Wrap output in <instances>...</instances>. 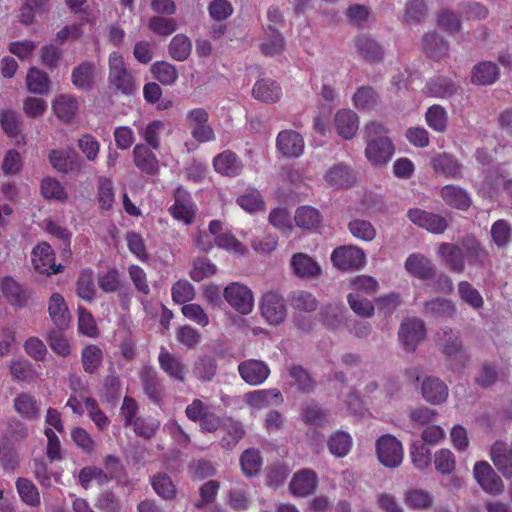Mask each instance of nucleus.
Listing matches in <instances>:
<instances>
[{"label": "nucleus", "mask_w": 512, "mask_h": 512, "mask_svg": "<svg viewBox=\"0 0 512 512\" xmlns=\"http://www.w3.org/2000/svg\"><path fill=\"white\" fill-rule=\"evenodd\" d=\"M77 144L88 161L95 162L97 160L100 152V143L94 136L84 134L78 139Z\"/></svg>", "instance_id": "obj_60"}, {"label": "nucleus", "mask_w": 512, "mask_h": 512, "mask_svg": "<svg viewBox=\"0 0 512 512\" xmlns=\"http://www.w3.org/2000/svg\"><path fill=\"white\" fill-rule=\"evenodd\" d=\"M376 452L378 460L386 467H398L403 461V446L390 434L383 435L376 441Z\"/></svg>", "instance_id": "obj_4"}, {"label": "nucleus", "mask_w": 512, "mask_h": 512, "mask_svg": "<svg viewBox=\"0 0 512 512\" xmlns=\"http://www.w3.org/2000/svg\"><path fill=\"white\" fill-rule=\"evenodd\" d=\"M425 311L431 316L437 317H451L455 311V305L447 299H435L427 302L425 305Z\"/></svg>", "instance_id": "obj_58"}, {"label": "nucleus", "mask_w": 512, "mask_h": 512, "mask_svg": "<svg viewBox=\"0 0 512 512\" xmlns=\"http://www.w3.org/2000/svg\"><path fill=\"white\" fill-rule=\"evenodd\" d=\"M26 87L33 94L47 95L50 90L49 77L45 72L32 67L26 76Z\"/></svg>", "instance_id": "obj_34"}, {"label": "nucleus", "mask_w": 512, "mask_h": 512, "mask_svg": "<svg viewBox=\"0 0 512 512\" xmlns=\"http://www.w3.org/2000/svg\"><path fill=\"white\" fill-rule=\"evenodd\" d=\"M443 201L456 209L466 210L471 205L469 194L461 187L455 185H446L441 189Z\"/></svg>", "instance_id": "obj_31"}, {"label": "nucleus", "mask_w": 512, "mask_h": 512, "mask_svg": "<svg viewBox=\"0 0 512 512\" xmlns=\"http://www.w3.org/2000/svg\"><path fill=\"white\" fill-rule=\"evenodd\" d=\"M213 166L217 173L235 177L242 171L243 165L237 155L231 151H224L213 159Z\"/></svg>", "instance_id": "obj_24"}, {"label": "nucleus", "mask_w": 512, "mask_h": 512, "mask_svg": "<svg viewBox=\"0 0 512 512\" xmlns=\"http://www.w3.org/2000/svg\"><path fill=\"white\" fill-rule=\"evenodd\" d=\"M48 312L53 323L61 328H66L71 320L70 312L64 297L59 293H53L48 301Z\"/></svg>", "instance_id": "obj_22"}, {"label": "nucleus", "mask_w": 512, "mask_h": 512, "mask_svg": "<svg viewBox=\"0 0 512 512\" xmlns=\"http://www.w3.org/2000/svg\"><path fill=\"white\" fill-rule=\"evenodd\" d=\"M14 408L22 417L33 420L39 415L36 399L27 393H20L14 399Z\"/></svg>", "instance_id": "obj_39"}, {"label": "nucleus", "mask_w": 512, "mask_h": 512, "mask_svg": "<svg viewBox=\"0 0 512 512\" xmlns=\"http://www.w3.org/2000/svg\"><path fill=\"white\" fill-rule=\"evenodd\" d=\"M325 183L333 188H346L352 185L355 177L349 167L336 164L327 169L323 175Z\"/></svg>", "instance_id": "obj_26"}, {"label": "nucleus", "mask_w": 512, "mask_h": 512, "mask_svg": "<svg viewBox=\"0 0 512 512\" xmlns=\"http://www.w3.org/2000/svg\"><path fill=\"white\" fill-rule=\"evenodd\" d=\"M108 83L116 91L133 94L139 87L132 72L127 68L124 56L113 51L108 56Z\"/></svg>", "instance_id": "obj_2"}, {"label": "nucleus", "mask_w": 512, "mask_h": 512, "mask_svg": "<svg viewBox=\"0 0 512 512\" xmlns=\"http://www.w3.org/2000/svg\"><path fill=\"white\" fill-rule=\"evenodd\" d=\"M151 73L156 80L167 86L175 84L178 79L176 67L166 61H158L152 64Z\"/></svg>", "instance_id": "obj_42"}, {"label": "nucleus", "mask_w": 512, "mask_h": 512, "mask_svg": "<svg viewBox=\"0 0 512 512\" xmlns=\"http://www.w3.org/2000/svg\"><path fill=\"white\" fill-rule=\"evenodd\" d=\"M51 105L56 117L65 123L71 122L78 112L77 99L69 94L57 95Z\"/></svg>", "instance_id": "obj_21"}, {"label": "nucleus", "mask_w": 512, "mask_h": 512, "mask_svg": "<svg viewBox=\"0 0 512 512\" xmlns=\"http://www.w3.org/2000/svg\"><path fill=\"white\" fill-rule=\"evenodd\" d=\"M48 159L55 170L68 173L74 169L76 153L71 148L53 149L49 152Z\"/></svg>", "instance_id": "obj_29"}, {"label": "nucleus", "mask_w": 512, "mask_h": 512, "mask_svg": "<svg viewBox=\"0 0 512 512\" xmlns=\"http://www.w3.org/2000/svg\"><path fill=\"white\" fill-rule=\"evenodd\" d=\"M260 311L263 318L271 325H278L287 315L284 299L276 292L265 293L260 300Z\"/></svg>", "instance_id": "obj_7"}, {"label": "nucleus", "mask_w": 512, "mask_h": 512, "mask_svg": "<svg viewBox=\"0 0 512 512\" xmlns=\"http://www.w3.org/2000/svg\"><path fill=\"white\" fill-rule=\"evenodd\" d=\"M252 95L261 102L275 103L281 99L282 89L274 80L260 79L254 84Z\"/></svg>", "instance_id": "obj_25"}, {"label": "nucleus", "mask_w": 512, "mask_h": 512, "mask_svg": "<svg viewBox=\"0 0 512 512\" xmlns=\"http://www.w3.org/2000/svg\"><path fill=\"white\" fill-rule=\"evenodd\" d=\"M238 205L248 213L262 211L265 208L262 196L257 190H248L237 198Z\"/></svg>", "instance_id": "obj_53"}, {"label": "nucleus", "mask_w": 512, "mask_h": 512, "mask_svg": "<svg viewBox=\"0 0 512 512\" xmlns=\"http://www.w3.org/2000/svg\"><path fill=\"white\" fill-rule=\"evenodd\" d=\"M423 48L425 52L434 58H439L447 54L448 46L436 34H428L423 39Z\"/></svg>", "instance_id": "obj_63"}, {"label": "nucleus", "mask_w": 512, "mask_h": 512, "mask_svg": "<svg viewBox=\"0 0 512 512\" xmlns=\"http://www.w3.org/2000/svg\"><path fill=\"white\" fill-rule=\"evenodd\" d=\"M98 204L102 210H110L115 201L112 180L101 177L98 181Z\"/></svg>", "instance_id": "obj_49"}, {"label": "nucleus", "mask_w": 512, "mask_h": 512, "mask_svg": "<svg viewBox=\"0 0 512 512\" xmlns=\"http://www.w3.org/2000/svg\"><path fill=\"white\" fill-rule=\"evenodd\" d=\"M31 261L34 269L46 275L59 273L62 265L55 264V254L47 242L38 243L31 252Z\"/></svg>", "instance_id": "obj_6"}, {"label": "nucleus", "mask_w": 512, "mask_h": 512, "mask_svg": "<svg viewBox=\"0 0 512 512\" xmlns=\"http://www.w3.org/2000/svg\"><path fill=\"white\" fill-rule=\"evenodd\" d=\"M133 162L141 172L147 175H154L159 170L156 155L144 144H137L133 148Z\"/></svg>", "instance_id": "obj_19"}, {"label": "nucleus", "mask_w": 512, "mask_h": 512, "mask_svg": "<svg viewBox=\"0 0 512 512\" xmlns=\"http://www.w3.org/2000/svg\"><path fill=\"white\" fill-rule=\"evenodd\" d=\"M290 265L293 273L300 278H313L321 274L320 265L305 253L293 255Z\"/></svg>", "instance_id": "obj_23"}, {"label": "nucleus", "mask_w": 512, "mask_h": 512, "mask_svg": "<svg viewBox=\"0 0 512 512\" xmlns=\"http://www.w3.org/2000/svg\"><path fill=\"white\" fill-rule=\"evenodd\" d=\"M426 90L430 96L444 98L454 93L455 86L450 79L438 77L427 84Z\"/></svg>", "instance_id": "obj_54"}, {"label": "nucleus", "mask_w": 512, "mask_h": 512, "mask_svg": "<svg viewBox=\"0 0 512 512\" xmlns=\"http://www.w3.org/2000/svg\"><path fill=\"white\" fill-rule=\"evenodd\" d=\"M474 478L484 491L498 495L504 490L501 479L485 461L476 462L473 469Z\"/></svg>", "instance_id": "obj_8"}, {"label": "nucleus", "mask_w": 512, "mask_h": 512, "mask_svg": "<svg viewBox=\"0 0 512 512\" xmlns=\"http://www.w3.org/2000/svg\"><path fill=\"white\" fill-rule=\"evenodd\" d=\"M240 464L242 472L247 477L256 475L260 471L262 465V460L259 452L255 449L246 450L241 455Z\"/></svg>", "instance_id": "obj_52"}, {"label": "nucleus", "mask_w": 512, "mask_h": 512, "mask_svg": "<svg viewBox=\"0 0 512 512\" xmlns=\"http://www.w3.org/2000/svg\"><path fill=\"white\" fill-rule=\"evenodd\" d=\"M227 303L242 315L250 314L254 309V295L252 290L239 282H232L223 290Z\"/></svg>", "instance_id": "obj_3"}, {"label": "nucleus", "mask_w": 512, "mask_h": 512, "mask_svg": "<svg viewBox=\"0 0 512 512\" xmlns=\"http://www.w3.org/2000/svg\"><path fill=\"white\" fill-rule=\"evenodd\" d=\"M425 120L427 125L436 132L442 133L447 129V111L440 105L431 106L425 114Z\"/></svg>", "instance_id": "obj_45"}, {"label": "nucleus", "mask_w": 512, "mask_h": 512, "mask_svg": "<svg viewBox=\"0 0 512 512\" xmlns=\"http://www.w3.org/2000/svg\"><path fill=\"white\" fill-rule=\"evenodd\" d=\"M434 466L441 474H451L456 468L455 455L446 448L437 450L434 454Z\"/></svg>", "instance_id": "obj_51"}, {"label": "nucleus", "mask_w": 512, "mask_h": 512, "mask_svg": "<svg viewBox=\"0 0 512 512\" xmlns=\"http://www.w3.org/2000/svg\"><path fill=\"white\" fill-rule=\"evenodd\" d=\"M148 28L153 33L166 37L177 30V23L172 18L153 16L149 19Z\"/></svg>", "instance_id": "obj_61"}, {"label": "nucleus", "mask_w": 512, "mask_h": 512, "mask_svg": "<svg viewBox=\"0 0 512 512\" xmlns=\"http://www.w3.org/2000/svg\"><path fill=\"white\" fill-rule=\"evenodd\" d=\"M243 402L251 409V412L254 413L271 405L281 404L283 397L277 389H261L244 394Z\"/></svg>", "instance_id": "obj_9"}, {"label": "nucleus", "mask_w": 512, "mask_h": 512, "mask_svg": "<svg viewBox=\"0 0 512 512\" xmlns=\"http://www.w3.org/2000/svg\"><path fill=\"white\" fill-rule=\"evenodd\" d=\"M170 56L176 61H185L191 54L192 42L184 34L175 35L168 46Z\"/></svg>", "instance_id": "obj_43"}, {"label": "nucleus", "mask_w": 512, "mask_h": 512, "mask_svg": "<svg viewBox=\"0 0 512 512\" xmlns=\"http://www.w3.org/2000/svg\"><path fill=\"white\" fill-rule=\"evenodd\" d=\"M294 221L298 228L312 231L321 227L322 216L316 208L304 205L296 209Z\"/></svg>", "instance_id": "obj_27"}, {"label": "nucleus", "mask_w": 512, "mask_h": 512, "mask_svg": "<svg viewBox=\"0 0 512 512\" xmlns=\"http://www.w3.org/2000/svg\"><path fill=\"white\" fill-rule=\"evenodd\" d=\"M159 363L164 372L170 377L179 381L184 380L186 369L180 359L174 357L169 352L162 350L159 354Z\"/></svg>", "instance_id": "obj_37"}, {"label": "nucleus", "mask_w": 512, "mask_h": 512, "mask_svg": "<svg viewBox=\"0 0 512 512\" xmlns=\"http://www.w3.org/2000/svg\"><path fill=\"white\" fill-rule=\"evenodd\" d=\"M241 378L251 386L263 384L270 375L268 365L260 360L250 359L243 361L238 366Z\"/></svg>", "instance_id": "obj_11"}, {"label": "nucleus", "mask_w": 512, "mask_h": 512, "mask_svg": "<svg viewBox=\"0 0 512 512\" xmlns=\"http://www.w3.org/2000/svg\"><path fill=\"white\" fill-rule=\"evenodd\" d=\"M437 254L452 271L461 273L464 270V254L458 246L442 243L437 249Z\"/></svg>", "instance_id": "obj_30"}, {"label": "nucleus", "mask_w": 512, "mask_h": 512, "mask_svg": "<svg viewBox=\"0 0 512 512\" xmlns=\"http://www.w3.org/2000/svg\"><path fill=\"white\" fill-rule=\"evenodd\" d=\"M433 168L447 177L459 178L462 176V166L451 156L441 154L433 158Z\"/></svg>", "instance_id": "obj_41"}, {"label": "nucleus", "mask_w": 512, "mask_h": 512, "mask_svg": "<svg viewBox=\"0 0 512 512\" xmlns=\"http://www.w3.org/2000/svg\"><path fill=\"white\" fill-rule=\"evenodd\" d=\"M140 136L146 143L153 149H158L160 146V134L164 129V124L161 121H152L145 128L137 126Z\"/></svg>", "instance_id": "obj_55"}, {"label": "nucleus", "mask_w": 512, "mask_h": 512, "mask_svg": "<svg viewBox=\"0 0 512 512\" xmlns=\"http://www.w3.org/2000/svg\"><path fill=\"white\" fill-rule=\"evenodd\" d=\"M78 330L89 338H96L99 334L94 317L83 307H78Z\"/></svg>", "instance_id": "obj_57"}, {"label": "nucleus", "mask_w": 512, "mask_h": 512, "mask_svg": "<svg viewBox=\"0 0 512 512\" xmlns=\"http://www.w3.org/2000/svg\"><path fill=\"white\" fill-rule=\"evenodd\" d=\"M348 228L354 237L362 241L370 242L376 237V229L374 226L369 221L363 219L350 221Z\"/></svg>", "instance_id": "obj_50"}, {"label": "nucleus", "mask_w": 512, "mask_h": 512, "mask_svg": "<svg viewBox=\"0 0 512 512\" xmlns=\"http://www.w3.org/2000/svg\"><path fill=\"white\" fill-rule=\"evenodd\" d=\"M424 323L420 319H407L401 325L399 337L407 350H414L425 337Z\"/></svg>", "instance_id": "obj_16"}, {"label": "nucleus", "mask_w": 512, "mask_h": 512, "mask_svg": "<svg viewBox=\"0 0 512 512\" xmlns=\"http://www.w3.org/2000/svg\"><path fill=\"white\" fill-rule=\"evenodd\" d=\"M209 232L214 236V242L219 247L230 253L242 255L246 248L231 233L224 230V223L220 220H212L209 223Z\"/></svg>", "instance_id": "obj_10"}, {"label": "nucleus", "mask_w": 512, "mask_h": 512, "mask_svg": "<svg viewBox=\"0 0 512 512\" xmlns=\"http://www.w3.org/2000/svg\"><path fill=\"white\" fill-rule=\"evenodd\" d=\"M331 261L336 268L343 271L360 269L366 264V255L364 251L357 246H341L332 252Z\"/></svg>", "instance_id": "obj_5"}, {"label": "nucleus", "mask_w": 512, "mask_h": 512, "mask_svg": "<svg viewBox=\"0 0 512 512\" xmlns=\"http://www.w3.org/2000/svg\"><path fill=\"white\" fill-rule=\"evenodd\" d=\"M209 16L215 21H224L234 12V8L229 0H212L208 4Z\"/></svg>", "instance_id": "obj_64"}, {"label": "nucleus", "mask_w": 512, "mask_h": 512, "mask_svg": "<svg viewBox=\"0 0 512 512\" xmlns=\"http://www.w3.org/2000/svg\"><path fill=\"white\" fill-rule=\"evenodd\" d=\"M365 157L376 168L383 167L392 159L395 148L387 136L386 127L380 122H370L364 127Z\"/></svg>", "instance_id": "obj_1"}, {"label": "nucleus", "mask_w": 512, "mask_h": 512, "mask_svg": "<svg viewBox=\"0 0 512 512\" xmlns=\"http://www.w3.org/2000/svg\"><path fill=\"white\" fill-rule=\"evenodd\" d=\"M95 77V65L90 62H84L74 68L72 72V83L80 90L91 88Z\"/></svg>", "instance_id": "obj_36"}, {"label": "nucleus", "mask_w": 512, "mask_h": 512, "mask_svg": "<svg viewBox=\"0 0 512 512\" xmlns=\"http://www.w3.org/2000/svg\"><path fill=\"white\" fill-rule=\"evenodd\" d=\"M41 195L48 200L64 203L68 200V193L60 181L53 177H46L41 181Z\"/></svg>", "instance_id": "obj_35"}, {"label": "nucleus", "mask_w": 512, "mask_h": 512, "mask_svg": "<svg viewBox=\"0 0 512 512\" xmlns=\"http://www.w3.org/2000/svg\"><path fill=\"white\" fill-rule=\"evenodd\" d=\"M409 219L419 227L434 234H441L447 228V221L440 215L415 208L408 212Z\"/></svg>", "instance_id": "obj_15"}, {"label": "nucleus", "mask_w": 512, "mask_h": 512, "mask_svg": "<svg viewBox=\"0 0 512 512\" xmlns=\"http://www.w3.org/2000/svg\"><path fill=\"white\" fill-rule=\"evenodd\" d=\"M433 495L422 489H410L404 494L405 505L410 509L423 510L432 506Z\"/></svg>", "instance_id": "obj_38"}, {"label": "nucleus", "mask_w": 512, "mask_h": 512, "mask_svg": "<svg viewBox=\"0 0 512 512\" xmlns=\"http://www.w3.org/2000/svg\"><path fill=\"white\" fill-rule=\"evenodd\" d=\"M278 151L286 157H299L304 151L302 136L292 130L281 131L277 136Z\"/></svg>", "instance_id": "obj_17"}, {"label": "nucleus", "mask_w": 512, "mask_h": 512, "mask_svg": "<svg viewBox=\"0 0 512 512\" xmlns=\"http://www.w3.org/2000/svg\"><path fill=\"white\" fill-rule=\"evenodd\" d=\"M0 122L8 136L15 137L20 133L21 117L16 112L3 109L0 115Z\"/></svg>", "instance_id": "obj_62"}, {"label": "nucleus", "mask_w": 512, "mask_h": 512, "mask_svg": "<svg viewBox=\"0 0 512 512\" xmlns=\"http://www.w3.org/2000/svg\"><path fill=\"white\" fill-rule=\"evenodd\" d=\"M16 489L19 497L25 504L31 507L40 505V495L32 481L26 478H19L16 481Z\"/></svg>", "instance_id": "obj_44"}, {"label": "nucleus", "mask_w": 512, "mask_h": 512, "mask_svg": "<svg viewBox=\"0 0 512 512\" xmlns=\"http://www.w3.org/2000/svg\"><path fill=\"white\" fill-rule=\"evenodd\" d=\"M357 51L369 61H378L383 56V48L374 39L363 35L356 39Z\"/></svg>", "instance_id": "obj_40"}, {"label": "nucleus", "mask_w": 512, "mask_h": 512, "mask_svg": "<svg viewBox=\"0 0 512 512\" xmlns=\"http://www.w3.org/2000/svg\"><path fill=\"white\" fill-rule=\"evenodd\" d=\"M170 213L176 220L182 221L186 225L193 222L196 207L185 190L181 188L176 190L175 202L170 207Z\"/></svg>", "instance_id": "obj_14"}, {"label": "nucleus", "mask_w": 512, "mask_h": 512, "mask_svg": "<svg viewBox=\"0 0 512 512\" xmlns=\"http://www.w3.org/2000/svg\"><path fill=\"white\" fill-rule=\"evenodd\" d=\"M354 105L360 110H372L378 104V97L371 88L361 87L353 96Z\"/></svg>", "instance_id": "obj_59"}, {"label": "nucleus", "mask_w": 512, "mask_h": 512, "mask_svg": "<svg viewBox=\"0 0 512 512\" xmlns=\"http://www.w3.org/2000/svg\"><path fill=\"white\" fill-rule=\"evenodd\" d=\"M458 295L463 302L475 310L484 306V299L480 292L467 281H461L458 284Z\"/></svg>", "instance_id": "obj_46"}, {"label": "nucleus", "mask_w": 512, "mask_h": 512, "mask_svg": "<svg viewBox=\"0 0 512 512\" xmlns=\"http://www.w3.org/2000/svg\"><path fill=\"white\" fill-rule=\"evenodd\" d=\"M404 268L410 276L420 280L431 279L436 274L434 264L421 253H413L409 255L405 260Z\"/></svg>", "instance_id": "obj_13"}, {"label": "nucleus", "mask_w": 512, "mask_h": 512, "mask_svg": "<svg viewBox=\"0 0 512 512\" xmlns=\"http://www.w3.org/2000/svg\"><path fill=\"white\" fill-rule=\"evenodd\" d=\"M172 299L178 304H187L195 297V290L193 285L187 280L177 281L171 289Z\"/></svg>", "instance_id": "obj_56"}, {"label": "nucleus", "mask_w": 512, "mask_h": 512, "mask_svg": "<svg viewBox=\"0 0 512 512\" xmlns=\"http://www.w3.org/2000/svg\"><path fill=\"white\" fill-rule=\"evenodd\" d=\"M317 484L318 477L313 470L301 469L292 476L289 490L296 497H306L315 492Z\"/></svg>", "instance_id": "obj_12"}, {"label": "nucleus", "mask_w": 512, "mask_h": 512, "mask_svg": "<svg viewBox=\"0 0 512 512\" xmlns=\"http://www.w3.org/2000/svg\"><path fill=\"white\" fill-rule=\"evenodd\" d=\"M499 77L497 65L490 61H483L475 65L472 69L471 80L477 85L493 84Z\"/></svg>", "instance_id": "obj_32"}, {"label": "nucleus", "mask_w": 512, "mask_h": 512, "mask_svg": "<svg viewBox=\"0 0 512 512\" xmlns=\"http://www.w3.org/2000/svg\"><path fill=\"white\" fill-rule=\"evenodd\" d=\"M81 359L84 370L87 373H94L98 370L102 363V350L96 345H87L82 350Z\"/></svg>", "instance_id": "obj_47"}, {"label": "nucleus", "mask_w": 512, "mask_h": 512, "mask_svg": "<svg viewBox=\"0 0 512 512\" xmlns=\"http://www.w3.org/2000/svg\"><path fill=\"white\" fill-rule=\"evenodd\" d=\"M507 447L503 442H496L491 448V458L494 465L505 477L512 476V464L506 456Z\"/></svg>", "instance_id": "obj_48"}, {"label": "nucleus", "mask_w": 512, "mask_h": 512, "mask_svg": "<svg viewBox=\"0 0 512 512\" xmlns=\"http://www.w3.org/2000/svg\"><path fill=\"white\" fill-rule=\"evenodd\" d=\"M352 445L351 435L341 430L332 433L327 440L329 452L338 458L345 457L350 452Z\"/></svg>", "instance_id": "obj_33"}, {"label": "nucleus", "mask_w": 512, "mask_h": 512, "mask_svg": "<svg viewBox=\"0 0 512 512\" xmlns=\"http://www.w3.org/2000/svg\"><path fill=\"white\" fill-rule=\"evenodd\" d=\"M334 126L340 137L352 139L359 128V118L349 109L339 110L334 118Z\"/></svg>", "instance_id": "obj_20"}, {"label": "nucleus", "mask_w": 512, "mask_h": 512, "mask_svg": "<svg viewBox=\"0 0 512 512\" xmlns=\"http://www.w3.org/2000/svg\"><path fill=\"white\" fill-rule=\"evenodd\" d=\"M447 385L438 378L427 377L421 385V394L430 404L440 405L448 398Z\"/></svg>", "instance_id": "obj_18"}, {"label": "nucleus", "mask_w": 512, "mask_h": 512, "mask_svg": "<svg viewBox=\"0 0 512 512\" xmlns=\"http://www.w3.org/2000/svg\"><path fill=\"white\" fill-rule=\"evenodd\" d=\"M3 296L13 306L26 304L28 296L22 287L11 277L5 276L0 281V296Z\"/></svg>", "instance_id": "obj_28"}]
</instances>
